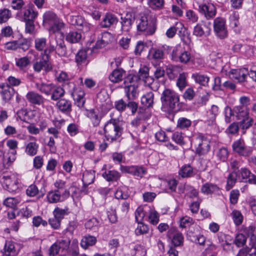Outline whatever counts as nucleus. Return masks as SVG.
<instances>
[{
	"mask_svg": "<svg viewBox=\"0 0 256 256\" xmlns=\"http://www.w3.org/2000/svg\"><path fill=\"white\" fill-rule=\"evenodd\" d=\"M124 132L122 123L116 118H112L104 125V133L106 140L113 142L118 140Z\"/></svg>",
	"mask_w": 256,
	"mask_h": 256,
	"instance_id": "1",
	"label": "nucleus"
},
{
	"mask_svg": "<svg viewBox=\"0 0 256 256\" xmlns=\"http://www.w3.org/2000/svg\"><path fill=\"white\" fill-rule=\"evenodd\" d=\"M156 19L150 12L144 13L138 20L137 30L145 35H152L156 29Z\"/></svg>",
	"mask_w": 256,
	"mask_h": 256,
	"instance_id": "2",
	"label": "nucleus"
},
{
	"mask_svg": "<svg viewBox=\"0 0 256 256\" xmlns=\"http://www.w3.org/2000/svg\"><path fill=\"white\" fill-rule=\"evenodd\" d=\"M160 100L162 106L166 107L170 111L174 110L179 104V96L175 92L168 88L163 91Z\"/></svg>",
	"mask_w": 256,
	"mask_h": 256,
	"instance_id": "3",
	"label": "nucleus"
},
{
	"mask_svg": "<svg viewBox=\"0 0 256 256\" xmlns=\"http://www.w3.org/2000/svg\"><path fill=\"white\" fill-rule=\"evenodd\" d=\"M56 44H54L50 41L44 52L48 53L50 55V53L54 51L60 57L68 58L70 56L72 52L67 48L64 40L62 39H58L56 40Z\"/></svg>",
	"mask_w": 256,
	"mask_h": 256,
	"instance_id": "4",
	"label": "nucleus"
},
{
	"mask_svg": "<svg viewBox=\"0 0 256 256\" xmlns=\"http://www.w3.org/2000/svg\"><path fill=\"white\" fill-rule=\"evenodd\" d=\"M41 58L34 62L32 68L36 72L40 73L42 70L47 73L52 70V66L49 59L50 56L44 52L41 54Z\"/></svg>",
	"mask_w": 256,
	"mask_h": 256,
	"instance_id": "5",
	"label": "nucleus"
},
{
	"mask_svg": "<svg viewBox=\"0 0 256 256\" xmlns=\"http://www.w3.org/2000/svg\"><path fill=\"white\" fill-rule=\"evenodd\" d=\"M193 142L196 153L199 156L205 155L210 150V142L201 134H198L194 138Z\"/></svg>",
	"mask_w": 256,
	"mask_h": 256,
	"instance_id": "6",
	"label": "nucleus"
},
{
	"mask_svg": "<svg viewBox=\"0 0 256 256\" xmlns=\"http://www.w3.org/2000/svg\"><path fill=\"white\" fill-rule=\"evenodd\" d=\"M170 56L172 61L184 64L188 62L191 58L190 54L188 51L182 50L180 45H176L172 48Z\"/></svg>",
	"mask_w": 256,
	"mask_h": 256,
	"instance_id": "7",
	"label": "nucleus"
},
{
	"mask_svg": "<svg viewBox=\"0 0 256 256\" xmlns=\"http://www.w3.org/2000/svg\"><path fill=\"white\" fill-rule=\"evenodd\" d=\"M232 148L234 152L244 157L250 156L252 152V148L246 146L244 140L242 138L234 141L232 144Z\"/></svg>",
	"mask_w": 256,
	"mask_h": 256,
	"instance_id": "8",
	"label": "nucleus"
},
{
	"mask_svg": "<svg viewBox=\"0 0 256 256\" xmlns=\"http://www.w3.org/2000/svg\"><path fill=\"white\" fill-rule=\"evenodd\" d=\"M172 48L163 45L157 48H152L150 52L151 59L156 62H162L165 58L166 55L172 52Z\"/></svg>",
	"mask_w": 256,
	"mask_h": 256,
	"instance_id": "9",
	"label": "nucleus"
},
{
	"mask_svg": "<svg viewBox=\"0 0 256 256\" xmlns=\"http://www.w3.org/2000/svg\"><path fill=\"white\" fill-rule=\"evenodd\" d=\"M38 12L36 10L32 4L25 6L18 14V16L20 18L21 20H35L38 16Z\"/></svg>",
	"mask_w": 256,
	"mask_h": 256,
	"instance_id": "10",
	"label": "nucleus"
},
{
	"mask_svg": "<svg viewBox=\"0 0 256 256\" xmlns=\"http://www.w3.org/2000/svg\"><path fill=\"white\" fill-rule=\"evenodd\" d=\"M211 23L210 22L202 21L194 28L193 34L197 37L207 36L210 34Z\"/></svg>",
	"mask_w": 256,
	"mask_h": 256,
	"instance_id": "11",
	"label": "nucleus"
},
{
	"mask_svg": "<svg viewBox=\"0 0 256 256\" xmlns=\"http://www.w3.org/2000/svg\"><path fill=\"white\" fill-rule=\"evenodd\" d=\"M214 28L216 36L219 38L224 39L228 36L226 21L224 18H216L214 22Z\"/></svg>",
	"mask_w": 256,
	"mask_h": 256,
	"instance_id": "12",
	"label": "nucleus"
},
{
	"mask_svg": "<svg viewBox=\"0 0 256 256\" xmlns=\"http://www.w3.org/2000/svg\"><path fill=\"white\" fill-rule=\"evenodd\" d=\"M16 92L14 88L8 84H0V94L5 102H9L14 98Z\"/></svg>",
	"mask_w": 256,
	"mask_h": 256,
	"instance_id": "13",
	"label": "nucleus"
},
{
	"mask_svg": "<svg viewBox=\"0 0 256 256\" xmlns=\"http://www.w3.org/2000/svg\"><path fill=\"white\" fill-rule=\"evenodd\" d=\"M195 0L198 4L200 12L204 14L207 19L212 18L216 16V8L213 4L211 3L203 4L198 2V0Z\"/></svg>",
	"mask_w": 256,
	"mask_h": 256,
	"instance_id": "14",
	"label": "nucleus"
},
{
	"mask_svg": "<svg viewBox=\"0 0 256 256\" xmlns=\"http://www.w3.org/2000/svg\"><path fill=\"white\" fill-rule=\"evenodd\" d=\"M70 94L73 98L76 105L80 108L84 106L85 103V92L81 88L74 86L70 91Z\"/></svg>",
	"mask_w": 256,
	"mask_h": 256,
	"instance_id": "15",
	"label": "nucleus"
},
{
	"mask_svg": "<svg viewBox=\"0 0 256 256\" xmlns=\"http://www.w3.org/2000/svg\"><path fill=\"white\" fill-rule=\"evenodd\" d=\"M120 170L122 172L132 174L140 178H142L146 172V169L142 166H124L121 165Z\"/></svg>",
	"mask_w": 256,
	"mask_h": 256,
	"instance_id": "16",
	"label": "nucleus"
},
{
	"mask_svg": "<svg viewBox=\"0 0 256 256\" xmlns=\"http://www.w3.org/2000/svg\"><path fill=\"white\" fill-rule=\"evenodd\" d=\"M248 74V68H242L231 70L229 72V76L232 80H237L239 82H242L246 80Z\"/></svg>",
	"mask_w": 256,
	"mask_h": 256,
	"instance_id": "17",
	"label": "nucleus"
},
{
	"mask_svg": "<svg viewBox=\"0 0 256 256\" xmlns=\"http://www.w3.org/2000/svg\"><path fill=\"white\" fill-rule=\"evenodd\" d=\"M26 97L28 102L34 105H42L45 101V98L42 95L34 91L28 92Z\"/></svg>",
	"mask_w": 256,
	"mask_h": 256,
	"instance_id": "18",
	"label": "nucleus"
},
{
	"mask_svg": "<svg viewBox=\"0 0 256 256\" xmlns=\"http://www.w3.org/2000/svg\"><path fill=\"white\" fill-rule=\"evenodd\" d=\"M19 252L17 244L11 240H6L3 249L5 256H16Z\"/></svg>",
	"mask_w": 256,
	"mask_h": 256,
	"instance_id": "19",
	"label": "nucleus"
},
{
	"mask_svg": "<svg viewBox=\"0 0 256 256\" xmlns=\"http://www.w3.org/2000/svg\"><path fill=\"white\" fill-rule=\"evenodd\" d=\"M238 176L251 184H256V176L252 174L247 168H243L237 172Z\"/></svg>",
	"mask_w": 256,
	"mask_h": 256,
	"instance_id": "20",
	"label": "nucleus"
},
{
	"mask_svg": "<svg viewBox=\"0 0 256 256\" xmlns=\"http://www.w3.org/2000/svg\"><path fill=\"white\" fill-rule=\"evenodd\" d=\"M121 30L122 32H128L132 28L134 18L130 13H126L124 17H121Z\"/></svg>",
	"mask_w": 256,
	"mask_h": 256,
	"instance_id": "21",
	"label": "nucleus"
},
{
	"mask_svg": "<svg viewBox=\"0 0 256 256\" xmlns=\"http://www.w3.org/2000/svg\"><path fill=\"white\" fill-rule=\"evenodd\" d=\"M68 244L69 242L64 240H62L58 242L54 243L49 249V255L50 256H56L58 254L60 249L62 248L64 250L67 248L68 246Z\"/></svg>",
	"mask_w": 256,
	"mask_h": 256,
	"instance_id": "22",
	"label": "nucleus"
},
{
	"mask_svg": "<svg viewBox=\"0 0 256 256\" xmlns=\"http://www.w3.org/2000/svg\"><path fill=\"white\" fill-rule=\"evenodd\" d=\"M86 116L90 119L94 127H98L100 126L102 116L98 112L94 109H90L86 111Z\"/></svg>",
	"mask_w": 256,
	"mask_h": 256,
	"instance_id": "23",
	"label": "nucleus"
},
{
	"mask_svg": "<svg viewBox=\"0 0 256 256\" xmlns=\"http://www.w3.org/2000/svg\"><path fill=\"white\" fill-rule=\"evenodd\" d=\"M118 22L117 17L113 14L106 12L100 23L102 28H108Z\"/></svg>",
	"mask_w": 256,
	"mask_h": 256,
	"instance_id": "24",
	"label": "nucleus"
},
{
	"mask_svg": "<svg viewBox=\"0 0 256 256\" xmlns=\"http://www.w3.org/2000/svg\"><path fill=\"white\" fill-rule=\"evenodd\" d=\"M59 110L63 113L69 114L72 110V104L70 100L65 98H60L56 103Z\"/></svg>",
	"mask_w": 256,
	"mask_h": 256,
	"instance_id": "25",
	"label": "nucleus"
},
{
	"mask_svg": "<svg viewBox=\"0 0 256 256\" xmlns=\"http://www.w3.org/2000/svg\"><path fill=\"white\" fill-rule=\"evenodd\" d=\"M126 96L129 100H134L138 96V85L124 86Z\"/></svg>",
	"mask_w": 256,
	"mask_h": 256,
	"instance_id": "26",
	"label": "nucleus"
},
{
	"mask_svg": "<svg viewBox=\"0 0 256 256\" xmlns=\"http://www.w3.org/2000/svg\"><path fill=\"white\" fill-rule=\"evenodd\" d=\"M195 174L194 168L189 164H184L178 171V174L182 178L192 177Z\"/></svg>",
	"mask_w": 256,
	"mask_h": 256,
	"instance_id": "27",
	"label": "nucleus"
},
{
	"mask_svg": "<svg viewBox=\"0 0 256 256\" xmlns=\"http://www.w3.org/2000/svg\"><path fill=\"white\" fill-rule=\"evenodd\" d=\"M54 84L52 83L37 82L35 84L36 88L40 92L46 96L50 95L52 91Z\"/></svg>",
	"mask_w": 256,
	"mask_h": 256,
	"instance_id": "28",
	"label": "nucleus"
},
{
	"mask_svg": "<svg viewBox=\"0 0 256 256\" xmlns=\"http://www.w3.org/2000/svg\"><path fill=\"white\" fill-rule=\"evenodd\" d=\"M88 50L82 48L76 54L75 60L78 65L80 66L88 64V60L87 58Z\"/></svg>",
	"mask_w": 256,
	"mask_h": 256,
	"instance_id": "29",
	"label": "nucleus"
},
{
	"mask_svg": "<svg viewBox=\"0 0 256 256\" xmlns=\"http://www.w3.org/2000/svg\"><path fill=\"white\" fill-rule=\"evenodd\" d=\"M220 190L219 187L216 184L206 182L201 187V192L205 194H210L218 192Z\"/></svg>",
	"mask_w": 256,
	"mask_h": 256,
	"instance_id": "30",
	"label": "nucleus"
},
{
	"mask_svg": "<svg viewBox=\"0 0 256 256\" xmlns=\"http://www.w3.org/2000/svg\"><path fill=\"white\" fill-rule=\"evenodd\" d=\"M100 226V222L96 218H92L88 220L84 224L85 228L94 232H98Z\"/></svg>",
	"mask_w": 256,
	"mask_h": 256,
	"instance_id": "31",
	"label": "nucleus"
},
{
	"mask_svg": "<svg viewBox=\"0 0 256 256\" xmlns=\"http://www.w3.org/2000/svg\"><path fill=\"white\" fill-rule=\"evenodd\" d=\"M184 24L180 22H176L174 26L170 28L166 32V36L168 38H172L176 32H178V34H182V30L183 29Z\"/></svg>",
	"mask_w": 256,
	"mask_h": 256,
	"instance_id": "32",
	"label": "nucleus"
},
{
	"mask_svg": "<svg viewBox=\"0 0 256 256\" xmlns=\"http://www.w3.org/2000/svg\"><path fill=\"white\" fill-rule=\"evenodd\" d=\"M96 242V237L90 234H86L82 237L80 244L83 248L86 249L89 246L94 245Z\"/></svg>",
	"mask_w": 256,
	"mask_h": 256,
	"instance_id": "33",
	"label": "nucleus"
},
{
	"mask_svg": "<svg viewBox=\"0 0 256 256\" xmlns=\"http://www.w3.org/2000/svg\"><path fill=\"white\" fill-rule=\"evenodd\" d=\"M234 112L238 120H239L250 116L249 109L248 108L238 106H235L234 108Z\"/></svg>",
	"mask_w": 256,
	"mask_h": 256,
	"instance_id": "34",
	"label": "nucleus"
},
{
	"mask_svg": "<svg viewBox=\"0 0 256 256\" xmlns=\"http://www.w3.org/2000/svg\"><path fill=\"white\" fill-rule=\"evenodd\" d=\"M140 80H142L148 86L154 82V79L148 76V68L146 66L140 68L138 74Z\"/></svg>",
	"mask_w": 256,
	"mask_h": 256,
	"instance_id": "35",
	"label": "nucleus"
},
{
	"mask_svg": "<svg viewBox=\"0 0 256 256\" xmlns=\"http://www.w3.org/2000/svg\"><path fill=\"white\" fill-rule=\"evenodd\" d=\"M125 73V71L122 69H116L110 74L109 79L113 82H118L122 80Z\"/></svg>",
	"mask_w": 256,
	"mask_h": 256,
	"instance_id": "36",
	"label": "nucleus"
},
{
	"mask_svg": "<svg viewBox=\"0 0 256 256\" xmlns=\"http://www.w3.org/2000/svg\"><path fill=\"white\" fill-rule=\"evenodd\" d=\"M254 124V120L252 118L248 116L240 120L238 122L240 128L242 131V134H245L246 130L250 128Z\"/></svg>",
	"mask_w": 256,
	"mask_h": 256,
	"instance_id": "37",
	"label": "nucleus"
},
{
	"mask_svg": "<svg viewBox=\"0 0 256 256\" xmlns=\"http://www.w3.org/2000/svg\"><path fill=\"white\" fill-rule=\"evenodd\" d=\"M154 94L150 92L144 94L141 98L142 104L146 108H151L154 104Z\"/></svg>",
	"mask_w": 256,
	"mask_h": 256,
	"instance_id": "38",
	"label": "nucleus"
},
{
	"mask_svg": "<svg viewBox=\"0 0 256 256\" xmlns=\"http://www.w3.org/2000/svg\"><path fill=\"white\" fill-rule=\"evenodd\" d=\"M95 179L94 170H86L83 173L82 182L85 186L94 182Z\"/></svg>",
	"mask_w": 256,
	"mask_h": 256,
	"instance_id": "39",
	"label": "nucleus"
},
{
	"mask_svg": "<svg viewBox=\"0 0 256 256\" xmlns=\"http://www.w3.org/2000/svg\"><path fill=\"white\" fill-rule=\"evenodd\" d=\"M102 176L108 182L116 181L120 178V174L115 170H109L103 173Z\"/></svg>",
	"mask_w": 256,
	"mask_h": 256,
	"instance_id": "40",
	"label": "nucleus"
},
{
	"mask_svg": "<svg viewBox=\"0 0 256 256\" xmlns=\"http://www.w3.org/2000/svg\"><path fill=\"white\" fill-rule=\"evenodd\" d=\"M46 198L50 203L62 202L60 192L59 190L49 192L47 194Z\"/></svg>",
	"mask_w": 256,
	"mask_h": 256,
	"instance_id": "41",
	"label": "nucleus"
},
{
	"mask_svg": "<svg viewBox=\"0 0 256 256\" xmlns=\"http://www.w3.org/2000/svg\"><path fill=\"white\" fill-rule=\"evenodd\" d=\"M140 78L137 74H130L124 78V86L138 85Z\"/></svg>",
	"mask_w": 256,
	"mask_h": 256,
	"instance_id": "42",
	"label": "nucleus"
},
{
	"mask_svg": "<svg viewBox=\"0 0 256 256\" xmlns=\"http://www.w3.org/2000/svg\"><path fill=\"white\" fill-rule=\"evenodd\" d=\"M82 38V34L76 31H72L66 34V40L70 43L78 42Z\"/></svg>",
	"mask_w": 256,
	"mask_h": 256,
	"instance_id": "43",
	"label": "nucleus"
},
{
	"mask_svg": "<svg viewBox=\"0 0 256 256\" xmlns=\"http://www.w3.org/2000/svg\"><path fill=\"white\" fill-rule=\"evenodd\" d=\"M58 17L52 11H47L43 15V23L48 25H52Z\"/></svg>",
	"mask_w": 256,
	"mask_h": 256,
	"instance_id": "44",
	"label": "nucleus"
},
{
	"mask_svg": "<svg viewBox=\"0 0 256 256\" xmlns=\"http://www.w3.org/2000/svg\"><path fill=\"white\" fill-rule=\"evenodd\" d=\"M65 93L63 88L54 85L51 94V99L53 100H58L62 97Z\"/></svg>",
	"mask_w": 256,
	"mask_h": 256,
	"instance_id": "45",
	"label": "nucleus"
},
{
	"mask_svg": "<svg viewBox=\"0 0 256 256\" xmlns=\"http://www.w3.org/2000/svg\"><path fill=\"white\" fill-rule=\"evenodd\" d=\"M192 77L194 80L196 82L203 86H206L209 81V78L208 76L198 73L193 74Z\"/></svg>",
	"mask_w": 256,
	"mask_h": 256,
	"instance_id": "46",
	"label": "nucleus"
},
{
	"mask_svg": "<svg viewBox=\"0 0 256 256\" xmlns=\"http://www.w3.org/2000/svg\"><path fill=\"white\" fill-rule=\"evenodd\" d=\"M38 147L36 142H30L26 146L25 152L30 156H34L37 154Z\"/></svg>",
	"mask_w": 256,
	"mask_h": 256,
	"instance_id": "47",
	"label": "nucleus"
},
{
	"mask_svg": "<svg viewBox=\"0 0 256 256\" xmlns=\"http://www.w3.org/2000/svg\"><path fill=\"white\" fill-rule=\"evenodd\" d=\"M147 4L154 10H160L164 7V0H147Z\"/></svg>",
	"mask_w": 256,
	"mask_h": 256,
	"instance_id": "48",
	"label": "nucleus"
},
{
	"mask_svg": "<svg viewBox=\"0 0 256 256\" xmlns=\"http://www.w3.org/2000/svg\"><path fill=\"white\" fill-rule=\"evenodd\" d=\"M30 62V58L28 56L16 58V64L20 70L26 68Z\"/></svg>",
	"mask_w": 256,
	"mask_h": 256,
	"instance_id": "49",
	"label": "nucleus"
},
{
	"mask_svg": "<svg viewBox=\"0 0 256 256\" xmlns=\"http://www.w3.org/2000/svg\"><path fill=\"white\" fill-rule=\"evenodd\" d=\"M46 44L47 40L45 38H36L34 40V46L38 51H44L46 49Z\"/></svg>",
	"mask_w": 256,
	"mask_h": 256,
	"instance_id": "50",
	"label": "nucleus"
},
{
	"mask_svg": "<svg viewBox=\"0 0 256 256\" xmlns=\"http://www.w3.org/2000/svg\"><path fill=\"white\" fill-rule=\"evenodd\" d=\"M115 197L118 199H127L129 197L127 188L122 186L118 188L115 192Z\"/></svg>",
	"mask_w": 256,
	"mask_h": 256,
	"instance_id": "51",
	"label": "nucleus"
},
{
	"mask_svg": "<svg viewBox=\"0 0 256 256\" xmlns=\"http://www.w3.org/2000/svg\"><path fill=\"white\" fill-rule=\"evenodd\" d=\"M234 223L236 226H240L243 222V216L238 210H234L230 214Z\"/></svg>",
	"mask_w": 256,
	"mask_h": 256,
	"instance_id": "52",
	"label": "nucleus"
},
{
	"mask_svg": "<svg viewBox=\"0 0 256 256\" xmlns=\"http://www.w3.org/2000/svg\"><path fill=\"white\" fill-rule=\"evenodd\" d=\"M64 23L58 18L56 20L54 21L52 26L50 28L49 30L53 32H56L64 28Z\"/></svg>",
	"mask_w": 256,
	"mask_h": 256,
	"instance_id": "53",
	"label": "nucleus"
},
{
	"mask_svg": "<svg viewBox=\"0 0 256 256\" xmlns=\"http://www.w3.org/2000/svg\"><path fill=\"white\" fill-rule=\"evenodd\" d=\"M20 201L18 198H7L4 201V204L7 207L14 208L20 203Z\"/></svg>",
	"mask_w": 256,
	"mask_h": 256,
	"instance_id": "54",
	"label": "nucleus"
},
{
	"mask_svg": "<svg viewBox=\"0 0 256 256\" xmlns=\"http://www.w3.org/2000/svg\"><path fill=\"white\" fill-rule=\"evenodd\" d=\"M68 208L62 209L58 207H56L53 212V214L55 217L62 220L64 216L68 214Z\"/></svg>",
	"mask_w": 256,
	"mask_h": 256,
	"instance_id": "55",
	"label": "nucleus"
},
{
	"mask_svg": "<svg viewBox=\"0 0 256 256\" xmlns=\"http://www.w3.org/2000/svg\"><path fill=\"white\" fill-rule=\"evenodd\" d=\"M184 237L182 233L176 232L172 238V243L174 246H180L183 244Z\"/></svg>",
	"mask_w": 256,
	"mask_h": 256,
	"instance_id": "56",
	"label": "nucleus"
},
{
	"mask_svg": "<svg viewBox=\"0 0 256 256\" xmlns=\"http://www.w3.org/2000/svg\"><path fill=\"white\" fill-rule=\"evenodd\" d=\"M11 11L8 8L0 10V24L5 22L11 17Z\"/></svg>",
	"mask_w": 256,
	"mask_h": 256,
	"instance_id": "57",
	"label": "nucleus"
},
{
	"mask_svg": "<svg viewBox=\"0 0 256 256\" xmlns=\"http://www.w3.org/2000/svg\"><path fill=\"white\" fill-rule=\"evenodd\" d=\"M224 120L226 123H230L232 121V117L234 116V110L229 106H226L224 109Z\"/></svg>",
	"mask_w": 256,
	"mask_h": 256,
	"instance_id": "58",
	"label": "nucleus"
},
{
	"mask_svg": "<svg viewBox=\"0 0 256 256\" xmlns=\"http://www.w3.org/2000/svg\"><path fill=\"white\" fill-rule=\"evenodd\" d=\"M191 121L185 118H180L178 120L177 127L180 129L186 128L190 126Z\"/></svg>",
	"mask_w": 256,
	"mask_h": 256,
	"instance_id": "59",
	"label": "nucleus"
},
{
	"mask_svg": "<svg viewBox=\"0 0 256 256\" xmlns=\"http://www.w3.org/2000/svg\"><path fill=\"white\" fill-rule=\"evenodd\" d=\"M149 228L148 225L143 223H138V227L135 230V233L136 235L139 236L140 234H144L148 233Z\"/></svg>",
	"mask_w": 256,
	"mask_h": 256,
	"instance_id": "60",
	"label": "nucleus"
},
{
	"mask_svg": "<svg viewBox=\"0 0 256 256\" xmlns=\"http://www.w3.org/2000/svg\"><path fill=\"white\" fill-rule=\"evenodd\" d=\"M159 214L154 210H150L148 216V220L150 224L155 225L159 222Z\"/></svg>",
	"mask_w": 256,
	"mask_h": 256,
	"instance_id": "61",
	"label": "nucleus"
},
{
	"mask_svg": "<svg viewBox=\"0 0 256 256\" xmlns=\"http://www.w3.org/2000/svg\"><path fill=\"white\" fill-rule=\"evenodd\" d=\"M172 138L177 144L180 145H184V137L182 132H174L172 135Z\"/></svg>",
	"mask_w": 256,
	"mask_h": 256,
	"instance_id": "62",
	"label": "nucleus"
},
{
	"mask_svg": "<svg viewBox=\"0 0 256 256\" xmlns=\"http://www.w3.org/2000/svg\"><path fill=\"white\" fill-rule=\"evenodd\" d=\"M246 242V238L244 234H237L235 237L234 242L238 247L242 246Z\"/></svg>",
	"mask_w": 256,
	"mask_h": 256,
	"instance_id": "63",
	"label": "nucleus"
},
{
	"mask_svg": "<svg viewBox=\"0 0 256 256\" xmlns=\"http://www.w3.org/2000/svg\"><path fill=\"white\" fill-rule=\"evenodd\" d=\"M228 152L226 148H222L216 152V156L222 162H225L228 158Z\"/></svg>",
	"mask_w": 256,
	"mask_h": 256,
	"instance_id": "64",
	"label": "nucleus"
}]
</instances>
